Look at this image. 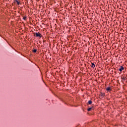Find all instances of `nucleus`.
<instances>
[{"instance_id": "obj_3", "label": "nucleus", "mask_w": 127, "mask_h": 127, "mask_svg": "<svg viewBox=\"0 0 127 127\" xmlns=\"http://www.w3.org/2000/svg\"><path fill=\"white\" fill-rule=\"evenodd\" d=\"M106 90L107 91V92H111V91H112V87H107L106 88Z\"/></svg>"}, {"instance_id": "obj_11", "label": "nucleus", "mask_w": 127, "mask_h": 127, "mask_svg": "<svg viewBox=\"0 0 127 127\" xmlns=\"http://www.w3.org/2000/svg\"><path fill=\"white\" fill-rule=\"evenodd\" d=\"M123 80H125L126 78H123Z\"/></svg>"}, {"instance_id": "obj_1", "label": "nucleus", "mask_w": 127, "mask_h": 127, "mask_svg": "<svg viewBox=\"0 0 127 127\" xmlns=\"http://www.w3.org/2000/svg\"><path fill=\"white\" fill-rule=\"evenodd\" d=\"M35 35H36V37H39L40 38H41L42 37L41 34L39 32L35 33Z\"/></svg>"}, {"instance_id": "obj_10", "label": "nucleus", "mask_w": 127, "mask_h": 127, "mask_svg": "<svg viewBox=\"0 0 127 127\" xmlns=\"http://www.w3.org/2000/svg\"><path fill=\"white\" fill-rule=\"evenodd\" d=\"M24 20H26V16L23 17Z\"/></svg>"}, {"instance_id": "obj_2", "label": "nucleus", "mask_w": 127, "mask_h": 127, "mask_svg": "<svg viewBox=\"0 0 127 127\" xmlns=\"http://www.w3.org/2000/svg\"><path fill=\"white\" fill-rule=\"evenodd\" d=\"M123 70H125V67H124V66H121L120 68L119 69V71H120V72H122Z\"/></svg>"}, {"instance_id": "obj_9", "label": "nucleus", "mask_w": 127, "mask_h": 127, "mask_svg": "<svg viewBox=\"0 0 127 127\" xmlns=\"http://www.w3.org/2000/svg\"><path fill=\"white\" fill-rule=\"evenodd\" d=\"M102 97H105V94L104 93H101Z\"/></svg>"}, {"instance_id": "obj_8", "label": "nucleus", "mask_w": 127, "mask_h": 127, "mask_svg": "<svg viewBox=\"0 0 127 127\" xmlns=\"http://www.w3.org/2000/svg\"><path fill=\"white\" fill-rule=\"evenodd\" d=\"M37 51V49H34L33 50V52H34V53H36V52Z\"/></svg>"}, {"instance_id": "obj_7", "label": "nucleus", "mask_w": 127, "mask_h": 127, "mask_svg": "<svg viewBox=\"0 0 127 127\" xmlns=\"http://www.w3.org/2000/svg\"><path fill=\"white\" fill-rule=\"evenodd\" d=\"M92 101H91V100L88 101V104H89V105L92 104Z\"/></svg>"}, {"instance_id": "obj_12", "label": "nucleus", "mask_w": 127, "mask_h": 127, "mask_svg": "<svg viewBox=\"0 0 127 127\" xmlns=\"http://www.w3.org/2000/svg\"><path fill=\"white\" fill-rule=\"evenodd\" d=\"M61 101H62V102H64L63 100H62Z\"/></svg>"}, {"instance_id": "obj_6", "label": "nucleus", "mask_w": 127, "mask_h": 127, "mask_svg": "<svg viewBox=\"0 0 127 127\" xmlns=\"http://www.w3.org/2000/svg\"><path fill=\"white\" fill-rule=\"evenodd\" d=\"M92 68H95V64L92 63V65H91Z\"/></svg>"}, {"instance_id": "obj_4", "label": "nucleus", "mask_w": 127, "mask_h": 127, "mask_svg": "<svg viewBox=\"0 0 127 127\" xmlns=\"http://www.w3.org/2000/svg\"><path fill=\"white\" fill-rule=\"evenodd\" d=\"M91 110H94V108L93 107H90V108H88V109H87L88 112H90V111H91Z\"/></svg>"}, {"instance_id": "obj_5", "label": "nucleus", "mask_w": 127, "mask_h": 127, "mask_svg": "<svg viewBox=\"0 0 127 127\" xmlns=\"http://www.w3.org/2000/svg\"><path fill=\"white\" fill-rule=\"evenodd\" d=\"M14 2H17L18 5H19L20 4V2L19 1H17V0H14Z\"/></svg>"}]
</instances>
